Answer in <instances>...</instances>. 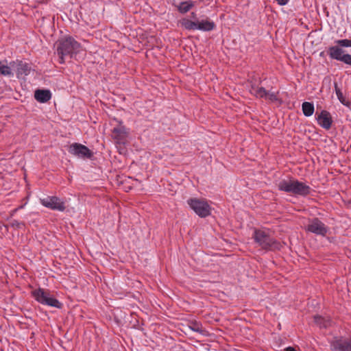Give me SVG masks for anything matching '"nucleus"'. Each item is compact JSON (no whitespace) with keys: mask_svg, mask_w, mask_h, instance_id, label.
Here are the masks:
<instances>
[{"mask_svg":"<svg viewBox=\"0 0 351 351\" xmlns=\"http://www.w3.org/2000/svg\"><path fill=\"white\" fill-rule=\"evenodd\" d=\"M278 189L295 195L306 196L311 193V188L298 180H282L278 185Z\"/></svg>","mask_w":351,"mask_h":351,"instance_id":"obj_1","label":"nucleus"},{"mask_svg":"<svg viewBox=\"0 0 351 351\" xmlns=\"http://www.w3.org/2000/svg\"><path fill=\"white\" fill-rule=\"evenodd\" d=\"M261 80L259 78H254L250 81V93L256 98H261L274 102L278 100V92H273L265 90L260 86Z\"/></svg>","mask_w":351,"mask_h":351,"instance_id":"obj_2","label":"nucleus"},{"mask_svg":"<svg viewBox=\"0 0 351 351\" xmlns=\"http://www.w3.org/2000/svg\"><path fill=\"white\" fill-rule=\"evenodd\" d=\"M253 238L258 245L265 250H273L280 247L278 243L265 230H254Z\"/></svg>","mask_w":351,"mask_h":351,"instance_id":"obj_3","label":"nucleus"},{"mask_svg":"<svg viewBox=\"0 0 351 351\" xmlns=\"http://www.w3.org/2000/svg\"><path fill=\"white\" fill-rule=\"evenodd\" d=\"M81 48L80 44L72 37L66 38L60 41L57 48V53L60 57V63L64 62V56L77 53Z\"/></svg>","mask_w":351,"mask_h":351,"instance_id":"obj_4","label":"nucleus"},{"mask_svg":"<svg viewBox=\"0 0 351 351\" xmlns=\"http://www.w3.org/2000/svg\"><path fill=\"white\" fill-rule=\"evenodd\" d=\"M32 294L34 299L41 304L55 307L57 308H62V303L53 298L48 290L39 288L34 290L32 292Z\"/></svg>","mask_w":351,"mask_h":351,"instance_id":"obj_5","label":"nucleus"},{"mask_svg":"<svg viewBox=\"0 0 351 351\" xmlns=\"http://www.w3.org/2000/svg\"><path fill=\"white\" fill-rule=\"evenodd\" d=\"M189 207L200 217L204 218L211 213V207L207 201L198 199L190 198L187 200Z\"/></svg>","mask_w":351,"mask_h":351,"instance_id":"obj_6","label":"nucleus"},{"mask_svg":"<svg viewBox=\"0 0 351 351\" xmlns=\"http://www.w3.org/2000/svg\"><path fill=\"white\" fill-rule=\"evenodd\" d=\"M43 206L53 210L63 212L65 208V202L57 196H47L40 199Z\"/></svg>","mask_w":351,"mask_h":351,"instance_id":"obj_7","label":"nucleus"},{"mask_svg":"<svg viewBox=\"0 0 351 351\" xmlns=\"http://www.w3.org/2000/svg\"><path fill=\"white\" fill-rule=\"evenodd\" d=\"M69 152L78 158H90L92 152L85 145L80 143H73L69 147Z\"/></svg>","mask_w":351,"mask_h":351,"instance_id":"obj_8","label":"nucleus"},{"mask_svg":"<svg viewBox=\"0 0 351 351\" xmlns=\"http://www.w3.org/2000/svg\"><path fill=\"white\" fill-rule=\"evenodd\" d=\"M306 230L317 235L325 236L327 233L328 229L325 224L319 219L314 218L309 221V223L306 226Z\"/></svg>","mask_w":351,"mask_h":351,"instance_id":"obj_9","label":"nucleus"},{"mask_svg":"<svg viewBox=\"0 0 351 351\" xmlns=\"http://www.w3.org/2000/svg\"><path fill=\"white\" fill-rule=\"evenodd\" d=\"M128 134V130L121 125L114 128L112 132V136L118 144H125Z\"/></svg>","mask_w":351,"mask_h":351,"instance_id":"obj_10","label":"nucleus"},{"mask_svg":"<svg viewBox=\"0 0 351 351\" xmlns=\"http://www.w3.org/2000/svg\"><path fill=\"white\" fill-rule=\"evenodd\" d=\"M330 346L335 351H351V339H337Z\"/></svg>","mask_w":351,"mask_h":351,"instance_id":"obj_11","label":"nucleus"},{"mask_svg":"<svg viewBox=\"0 0 351 351\" xmlns=\"http://www.w3.org/2000/svg\"><path fill=\"white\" fill-rule=\"evenodd\" d=\"M10 65L16 71L18 77L21 75H27L30 72V67L26 62L18 60L12 61L10 62Z\"/></svg>","mask_w":351,"mask_h":351,"instance_id":"obj_12","label":"nucleus"},{"mask_svg":"<svg viewBox=\"0 0 351 351\" xmlns=\"http://www.w3.org/2000/svg\"><path fill=\"white\" fill-rule=\"evenodd\" d=\"M317 121L318 124L326 130H329L332 125V120L329 112L322 110L319 114L317 115Z\"/></svg>","mask_w":351,"mask_h":351,"instance_id":"obj_13","label":"nucleus"},{"mask_svg":"<svg viewBox=\"0 0 351 351\" xmlns=\"http://www.w3.org/2000/svg\"><path fill=\"white\" fill-rule=\"evenodd\" d=\"M35 99L40 103H45L51 98V93L49 90L38 89L34 93Z\"/></svg>","mask_w":351,"mask_h":351,"instance_id":"obj_14","label":"nucleus"},{"mask_svg":"<svg viewBox=\"0 0 351 351\" xmlns=\"http://www.w3.org/2000/svg\"><path fill=\"white\" fill-rule=\"evenodd\" d=\"M328 54L332 59L341 60L343 56L344 51L339 46H332L328 49Z\"/></svg>","mask_w":351,"mask_h":351,"instance_id":"obj_15","label":"nucleus"},{"mask_svg":"<svg viewBox=\"0 0 351 351\" xmlns=\"http://www.w3.org/2000/svg\"><path fill=\"white\" fill-rule=\"evenodd\" d=\"M197 30L201 31H210L213 30L215 27V23L209 20H202L201 21H197Z\"/></svg>","mask_w":351,"mask_h":351,"instance_id":"obj_16","label":"nucleus"},{"mask_svg":"<svg viewBox=\"0 0 351 351\" xmlns=\"http://www.w3.org/2000/svg\"><path fill=\"white\" fill-rule=\"evenodd\" d=\"M13 68L10 64L8 65L7 61H0V75L4 76H11L13 75L12 73Z\"/></svg>","mask_w":351,"mask_h":351,"instance_id":"obj_17","label":"nucleus"},{"mask_svg":"<svg viewBox=\"0 0 351 351\" xmlns=\"http://www.w3.org/2000/svg\"><path fill=\"white\" fill-rule=\"evenodd\" d=\"M303 114L306 117L311 116L315 110L314 105L313 103L304 101L302 105Z\"/></svg>","mask_w":351,"mask_h":351,"instance_id":"obj_18","label":"nucleus"},{"mask_svg":"<svg viewBox=\"0 0 351 351\" xmlns=\"http://www.w3.org/2000/svg\"><path fill=\"white\" fill-rule=\"evenodd\" d=\"M182 26L187 30H197V21H192L187 19L181 21Z\"/></svg>","mask_w":351,"mask_h":351,"instance_id":"obj_19","label":"nucleus"},{"mask_svg":"<svg viewBox=\"0 0 351 351\" xmlns=\"http://www.w3.org/2000/svg\"><path fill=\"white\" fill-rule=\"evenodd\" d=\"M314 320L315 323L320 327L327 328L328 326H330V321L324 319V317L319 315H315L314 317Z\"/></svg>","mask_w":351,"mask_h":351,"instance_id":"obj_20","label":"nucleus"},{"mask_svg":"<svg viewBox=\"0 0 351 351\" xmlns=\"http://www.w3.org/2000/svg\"><path fill=\"white\" fill-rule=\"evenodd\" d=\"M192 6L193 4L191 3H188L186 1L182 2L178 7V10L180 11V12L184 14L188 12L191 10Z\"/></svg>","mask_w":351,"mask_h":351,"instance_id":"obj_21","label":"nucleus"},{"mask_svg":"<svg viewBox=\"0 0 351 351\" xmlns=\"http://www.w3.org/2000/svg\"><path fill=\"white\" fill-rule=\"evenodd\" d=\"M335 43L337 44L339 47H351V40L348 39L337 40H335Z\"/></svg>","mask_w":351,"mask_h":351,"instance_id":"obj_22","label":"nucleus"},{"mask_svg":"<svg viewBox=\"0 0 351 351\" xmlns=\"http://www.w3.org/2000/svg\"><path fill=\"white\" fill-rule=\"evenodd\" d=\"M335 89L336 95H337L338 99L339 100V101L341 103H342L343 104H345V98L343 95L342 92L341 91L339 88L337 86V84H335Z\"/></svg>","mask_w":351,"mask_h":351,"instance_id":"obj_23","label":"nucleus"},{"mask_svg":"<svg viewBox=\"0 0 351 351\" xmlns=\"http://www.w3.org/2000/svg\"><path fill=\"white\" fill-rule=\"evenodd\" d=\"M340 61L344 62L345 64L351 65V55L344 54Z\"/></svg>","mask_w":351,"mask_h":351,"instance_id":"obj_24","label":"nucleus"},{"mask_svg":"<svg viewBox=\"0 0 351 351\" xmlns=\"http://www.w3.org/2000/svg\"><path fill=\"white\" fill-rule=\"evenodd\" d=\"M276 1L280 5H285L289 2V0H276Z\"/></svg>","mask_w":351,"mask_h":351,"instance_id":"obj_25","label":"nucleus"},{"mask_svg":"<svg viewBox=\"0 0 351 351\" xmlns=\"http://www.w3.org/2000/svg\"><path fill=\"white\" fill-rule=\"evenodd\" d=\"M285 351H296V350L292 347H288L286 348Z\"/></svg>","mask_w":351,"mask_h":351,"instance_id":"obj_26","label":"nucleus"}]
</instances>
